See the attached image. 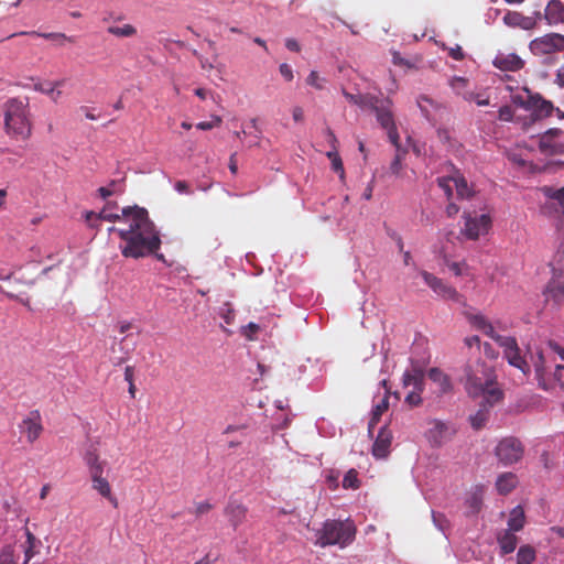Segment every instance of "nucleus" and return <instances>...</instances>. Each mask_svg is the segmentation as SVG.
Here are the masks:
<instances>
[{
	"mask_svg": "<svg viewBox=\"0 0 564 564\" xmlns=\"http://www.w3.org/2000/svg\"><path fill=\"white\" fill-rule=\"evenodd\" d=\"M120 223L124 226L110 227L108 231L118 234L123 241L119 248L124 258H144L160 249V234L145 208L138 206L122 208Z\"/></svg>",
	"mask_w": 564,
	"mask_h": 564,
	"instance_id": "f257e3e1",
	"label": "nucleus"
},
{
	"mask_svg": "<svg viewBox=\"0 0 564 564\" xmlns=\"http://www.w3.org/2000/svg\"><path fill=\"white\" fill-rule=\"evenodd\" d=\"M459 380L469 397H482L489 405H495L503 398L494 368L481 358L469 359Z\"/></svg>",
	"mask_w": 564,
	"mask_h": 564,
	"instance_id": "f03ea898",
	"label": "nucleus"
},
{
	"mask_svg": "<svg viewBox=\"0 0 564 564\" xmlns=\"http://www.w3.org/2000/svg\"><path fill=\"white\" fill-rule=\"evenodd\" d=\"M3 124L7 135L15 141H26L33 131L30 100L12 97L3 104Z\"/></svg>",
	"mask_w": 564,
	"mask_h": 564,
	"instance_id": "7ed1b4c3",
	"label": "nucleus"
},
{
	"mask_svg": "<svg viewBox=\"0 0 564 564\" xmlns=\"http://www.w3.org/2000/svg\"><path fill=\"white\" fill-rule=\"evenodd\" d=\"M470 324L487 336L492 338L499 346L503 348V355L508 362L520 369L524 376L530 373L529 362L521 356L520 348L514 337H506L498 335L490 322L481 314L468 315Z\"/></svg>",
	"mask_w": 564,
	"mask_h": 564,
	"instance_id": "20e7f679",
	"label": "nucleus"
},
{
	"mask_svg": "<svg viewBox=\"0 0 564 564\" xmlns=\"http://www.w3.org/2000/svg\"><path fill=\"white\" fill-rule=\"evenodd\" d=\"M357 533V528L350 519L327 520L319 529V546L336 545L345 549L350 545Z\"/></svg>",
	"mask_w": 564,
	"mask_h": 564,
	"instance_id": "39448f33",
	"label": "nucleus"
},
{
	"mask_svg": "<svg viewBox=\"0 0 564 564\" xmlns=\"http://www.w3.org/2000/svg\"><path fill=\"white\" fill-rule=\"evenodd\" d=\"M392 107L393 102L390 98H380L376 96L368 110L375 113L377 122L383 130H386L389 141L393 145H398L400 135L395 124Z\"/></svg>",
	"mask_w": 564,
	"mask_h": 564,
	"instance_id": "423d86ee",
	"label": "nucleus"
},
{
	"mask_svg": "<svg viewBox=\"0 0 564 564\" xmlns=\"http://www.w3.org/2000/svg\"><path fill=\"white\" fill-rule=\"evenodd\" d=\"M392 107L393 102L390 98H380L376 96L368 110L375 113L377 122L383 130H386L389 141L393 145H398L400 135L395 124Z\"/></svg>",
	"mask_w": 564,
	"mask_h": 564,
	"instance_id": "0eeeda50",
	"label": "nucleus"
},
{
	"mask_svg": "<svg viewBox=\"0 0 564 564\" xmlns=\"http://www.w3.org/2000/svg\"><path fill=\"white\" fill-rule=\"evenodd\" d=\"M495 455L503 466H510L523 458L524 446L517 437L508 436L499 441L495 448Z\"/></svg>",
	"mask_w": 564,
	"mask_h": 564,
	"instance_id": "6e6552de",
	"label": "nucleus"
},
{
	"mask_svg": "<svg viewBox=\"0 0 564 564\" xmlns=\"http://www.w3.org/2000/svg\"><path fill=\"white\" fill-rule=\"evenodd\" d=\"M530 50L534 55H547L564 51V35L550 33L536 37L530 43Z\"/></svg>",
	"mask_w": 564,
	"mask_h": 564,
	"instance_id": "1a4fd4ad",
	"label": "nucleus"
},
{
	"mask_svg": "<svg viewBox=\"0 0 564 564\" xmlns=\"http://www.w3.org/2000/svg\"><path fill=\"white\" fill-rule=\"evenodd\" d=\"M465 225L462 234L470 240H477L480 236L486 235L491 227V218L489 215L481 214L471 216L464 214Z\"/></svg>",
	"mask_w": 564,
	"mask_h": 564,
	"instance_id": "9d476101",
	"label": "nucleus"
},
{
	"mask_svg": "<svg viewBox=\"0 0 564 564\" xmlns=\"http://www.w3.org/2000/svg\"><path fill=\"white\" fill-rule=\"evenodd\" d=\"M430 425L425 432V436L432 446L440 447L446 441H448L455 433V430L449 426L448 423L432 419L427 422Z\"/></svg>",
	"mask_w": 564,
	"mask_h": 564,
	"instance_id": "9b49d317",
	"label": "nucleus"
},
{
	"mask_svg": "<svg viewBox=\"0 0 564 564\" xmlns=\"http://www.w3.org/2000/svg\"><path fill=\"white\" fill-rule=\"evenodd\" d=\"M420 275L423 278L424 282L444 300H452L455 302H459L462 295L456 291L455 288L446 284L442 279L435 276L434 274L422 270L420 271Z\"/></svg>",
	"mask_w": 564,
	"mask_h": 564,
	"instance_id": "f8f14e48",
	"label": "nucleus"
},
{
	"mask_svg": "<svg viewBox=\"0 0 564 564\" xmlns=\"http://www.w3.org/2000/svg\"><path fill=\"white\" fill-rule=\"evenodd\" d=\"M22 432L25 434L29 443H34L43 431L41 415L39 411L30 412L29 416L22 421Z\"/></svg>",
	"mask_w": 564,
	"mask_h": 564,
	"instance_id": "ddd939ff",
	"label": "nucleus"
},
{
	"mask_svg": "<svg viewBox=\"0 0 564 564\" xmlns=\"http://www.w3.org/2000/svg\"><path fill=\"white\" fill-rule=\"evenodd\" d=\"M429 379L437 387V395H445L453 391L454 386L451 377L437 367L427 370Z\"/></svg>",
	"mask_w": 564,
	"mask_h": 564,
	"instance_id": "4468645a",
	"label": "nucleus"
},
{
	"mask_svg": "<svg viewBox=\"0 0 564 564\" xmlns=\"http://www.w3.org/2000/svg\"><path fill=\"white\" fill-rule=\"evenodd\" d=\"M496 68L503 72H518L524 67V61L514 53H499L492 61Z\"/></svg>",
	"mask_w": 564,
	"mask_h": 564,
	"instance_id": "2eb2a0df",
	"label": "nucleus"
},
{
	"mask_svg": "<svg viewBox=\"0 0 564 564\" xmlns=\"http://www.w3.org/2000/svg\"><path fill=\"white\" fill-rule=\"evenodd\" d=\"M392 442V433L384 425L379 430V433L375 440L372 446V455L376 458H386L390 453V446Z\"/></svg>",
	"mask_w": 564,
	"mask_h": 564,
	"instance_id": "dca6fc26",
	"label": "nucleus"
},
{
	"mask_svg": "<svg viewBox=\"0 0 564 564\" xmlns=\"http://www.w3.org/2000/svg\"><path fill=\"white\" fill-rule=\"evenodd\" d=\"M531 362L534 368L535 378L538 380V386L543 390H551L552 383L546 379V368H545V359L543 352L538 350L535 355L531 354Z\"/></svg>",
	"mask_w": 564,
	"mask_h": 564,
	"instance_id": "f3484780",
	"label": "nucleus"
},
{
	"mask_svg": "<svg viewBox=\"0 0 564 564\" xmlns=\"http://www.w3.org/2000/svg\"><path fill=\"white\" fill-rule=\"evenodd\" d=\"M503 23L509 28H520L529 31L536 26V19L533 17H525L518 11H508L503 17Z\"/></svg>",
	"mask_w": 564,
	"mask_h": 564,
	"instance_id": "a211bd4d",
	"label": "nucleus"
},
{
	"mask_svg": "<svg viewBox=\"0 0 564 564\" xmlns=\"http://www.w3.org/2000/svg\"><path fill=\"white\" fill-rule=\"evenodd\" d=\"M554 110V106L551 101L543 99L540 95L531 96V107L533 120H540L542 118L550 117Z\"/></svg>",
	"mask_w": 564,
	"mask_h": 564,
	"instance_id": "6ab92c4d",
	"label": "nucleus"
},
{
	"mask_svg": "<svg viewBox=\"0 0 564 564\" xmlns=\"http://www.w3.org/2000/svg\"><path fill=\"white\" fill-rule=\"evenodd\" d=\"M102 475L104 473L90 475L93 489L96 490L100 496L106 498L111 505L117 507L118 500L112 495L109 481Z\"/></svg>",
	"mask_w": 564,
	"mask_h": 564,
	"instance_id": "aec40b11",
	"label": "nucleus"
},
{
	"mask_svg": "<svg viewBox=\"0 0 564 564\" xmlns=\"http://www.w3.org/2000/svg\"><path fill=\"white\" fill-rule=\"evenodd\" d=\"M247 512V507L238 501H229L225 508V514L235 530L245 522Z\"/></svg>",
	"mask_w": 564,
	"mask_h": 564,
	"instance_id": "412c9836",
	"label": "nucleus"
},
{
	"mask_svg": "<svg viewBox=\"0 0 564 564\" xmlns=\"http://www.w3.org/2000/svg\"><path fill=\"white\" fill-rule=\"evenodd\" d=\"M84 462L86 466L88 467L89 475L104 473L106 460L100 459L98 449L96 446L90 445L85 454H84Z\"/></svg>",
	"mask_w": 564,
	"mask_h": 564,
	"instance_id": "4be33fe9",
	"label": "nucleus"
},
{
	"mask_svg": "<svg viewBox=\"0 0 564 564\" xmlns=\"http://www.w3.org/2000/svg\"><path fill=\"white\" fill-rule=\"evenodd\" d=\"M544 19L550 25L564 23V4L560 0L549 1L544 11Z\"/></svg>",
	"mask_w": 564,
	"mask_h": 564,
	"instance_id": "5701e85b",
	"label": "nucleus"
},
{
	"mask_svg": "<svg viewBox=\"0 0 564 564\" xmlns=\"http://www.w3.org/2000/svg\"><path fill=\"white\" fill-rule=\"evenodd\" d=\"M519 484L518 477L516 474L508 471L498 476L496 481V489L500 495L510 494Z\"/></svg>",
	"mask_w": 564,
	"mask_h": 564,
	"instance_id": "b1692460",
	"label": "nucleus"
},
{
	"mask_svg": "<svg viewBox=\"0 0 564 564\" xmlns=\"http://www.w3.org/2000/svg\"><path fill=\"white\" fill-rule=\"evenodd\" d=\"M563 134V131L558 128H552L545 131L539 142V148L543 153L551 154L555 147L557 145V142H554L553 140L560 135Z\"/></svg>",
	"mask_w": 564,
	"mask_h": 564,
	"instance_id": "393cba45",
	"label": "nucleus"
},
{
	"mask_svg": "<svg viewBox=\"0 0 564 564\" xmlns=\"http://www.w3.org/2000/svg\"><path fill=\"white\" fill-rule=\"evenodd\" d=\"M499 546L501 549L502 554H509L512 553L518 544V538L513 533V531L510 530H503L501 531L497 536Z\"/></svg>",
	"mask_w": 564,
	"mask_h": 564,
	"instance_id": "a878e982",
	"label": "nucleus"
},
{
	"mask_svg": "<svg viewBox=\"0 0 564 564\" xmlns=\"http://www.w3.org/2000/svg\"><path fill=\"white\" fill-rule=\"evenodd\" d=\"M492 405H489L484 400V402L480 404V409L474 415L469 416V422L474 430L479 431L485 427L489 419V408Z\"/></svg>",
	"mask_w": 564,
	"mask_h": 564,
	"instance_id": "bb28decb",
	"label": "nucleus"
},
{
	"mask_svg": "<svg viewBox=\"0 0 564 564\" xmlns=\"http://www.w3.org/2000/svg\"><path fill=\"white\" fill-rule=\"evenodd\" d=\"M404 387H413V390H424V373L421 369H413L412 371H405L402 377Z\"/></svg>",
	"mask_w": 564,
	"mask_h": 564,
	"instance_id": "cd10ccee",
	"label": "nucleus"
},
{
	"mask_svg": "<svg viewBox=\"0 0 564 564\" xmlns=\"http://www.w3.org/2000/svg\"><path fill=\"white\" fill-rule=\"evenodd\" d=\"M18 35L40 36V37H43V39H46V40L56 41L59 45H63L64 42H69V43H74L75 42L74 37L67 36L64 33H40V32H36V31L13 33V34H10L8 36V39H11V37H14V36H18Z\"/></svg>",
	"mask_w": 564,
	"mask_h": 564,
	"instance_id": "c85d7f7f",
	"label": "nucleus"
},
{
	"mask_svg": "<svg viewBox=\"0 0 564 564\" xmlns=\"http://www.w3.org/2000/svg\"><path fill=\"white\" fill-rule=\"evenodd\" d=\"M389 408V398L386 395L376 404L371 412V417L368 423V433L372 435L375 427L379 423L381 415L388 410Z\"/></svg>",
	"mask_w": 564,
	"mask_h": 564,
	"instance_id": "c756f323",
	"label": "nucleus"
},
{
	"mask_svg": "<svg viewBox=\"0 0 564 564\" xmlns=\"http://www.w3.org/2000/svg\"><path fill=\"white\" fill-rule=\"evenodd\" d=\"M524 523H525L524 510L521 506H517L510 512L507 530L518 532L523 529Z\"/></svg>",
	"mask_w": 564,
	"mask_h": 564,
	"instance_id": "7c9ffc66",
	"label": "nucleus"
},
{
	"mask_svg": "<svg viewBox=\"0 0 564 564\" xmlns=\"http://www.w3.org/2000/svg\"><path fill=\"white\" fill-rule=\"evenodd\" d=\"M25 536L24 562L28 563L39 552L41 542L28 528H25Z\"/></svg>",
	"mask_w": 564,
	"mask_h": 564,
	"instance_id": "2f4dec72",
	"label": "nucleus"
},
{
	"mask_svg": "<svg viewBox=\"0 0 564 564\" xmlns=\"http://www.w3.org/2000/svg\"><path fill=\"white\" fill-rule=\"evenodd\" d=\"M344 95L350 104L357 105L358 107H360L361 109H365V110H368L373 98L376 97L375 95H370V94H366V95L350 94L347 91H344Z\"/></svg>",
	"mask_w": 564,
	"mask_h": 564,
	"instance_id": "473e14b6",
	"label": "nucleus"
},
{
	"mask_svg": "<svg viewBox=\"0 0 564 564\" xmlns=\"http://www.w3.org/2000/svg\"><path fill=\"white\" fill-rule=\"evenodd\" d=\"M326 155L330 161L332 170L336 174H338L340 181H344L345 180V169H344L343 160H341L339 153L337 152V150L334 148L333 150L328 151L326 153Z\"/></svg>",
	"mask_w": 564,
	"mask_h": 564,
	"instance_id": "72a5a7b5",
	"label": "nucleus"
},
{
	"mask_svg": "<svg viewBox=\"0 0 564 564\" xmlns=\"http://www.w3.org/2000/svg\"><path fill=\"white\" fill-rule=\"evenodd\" d=\"M63 80L55 82L54 84H35L34 89L42 94H45L51 97L53 101H57L62 96V90L56 89L57 86L62 85Z\"/></svg>",
	"mask_w": 564,
	"mask_h": 564,
	"instance_id": "f704fd0d",
	"label": "nucleus"
},
{
	"mask_svg": "<svg viewBox=\"0 0 564 564\" xmlns=\"http://www.w3.org/2000/svg\"><path fill=\"white\" fill-rule=\"evenodd\" d=\"M451 87L453 88V90L462 96L464 99L466 100H471L473 97H474V93H468L466 91V88L468 86V80L464 77H454L451 83H449Z\"/></svg>",
	"mask_w": 564,
	"mask_h": 564,
	"instance_id": "c9c22d12",
	"label": "nucleus"
},
{
	"mask_svg": "<svg viewBox=\"0 0 564 564\" xmlns=\"http://www.w3.org/2000/svg\"><path fill=\"white\" fill-rule=\"evenodd\" d=\"M536 558L534 547L531 545H522L517 553V564H532Z\"/></svg>",
	"mask_w": 564,
	"mask_h": 564,
	"instance_id": "e433bc0d",
	"label": "nucleus"
},
{
	"mask_svg": "<svg viewBox=\"0 0 564 564\" xmlns=\"http://www.w3.org/2000/svg\"><path fill=\"white\" fill-rule=\"evenodd\" d=\"M546 295L557 303L564 302V284L557 281L550 282L546 288Z\"/></svg>",
	"mask_w": 564,
	"mask_h": 564,
	"instance_id": "4c0bfd02",
	"label": "nucleus"
},
{
	"mask_svg": "<svg viewBox=\"0 0 564 564\" xmlns=\"http://www.w3.org/2000/svg\"><path fill=\"white\" fill-rule=\"evenodd\" d=\"M453 185L456 188L457 196L467 198L471 195V189L468 186L466 178L463 175L456 174L453 176Z\"/></svg>",
	"mask_w": 564,
	"mask_h": 564,
	"instance_id": "58836bf2",
	"label": "nucleus"
},
{
	"mask_svg": "<svg viewBox=\"0 0 564 564\" xmlns=\"http://www.w3.org/2000/svg\"><path fill=\"white\" fill-rule=\"evenodd\" d=\"M107 32L117 37H131L137 34V29L132 24H123L122 26L110 25Z\"/></svg>",
	"mask_w": 564,
	"mask_h": 564,
	"instance_id": "ea45409f",
	"label": "nucleus"
},
{
	"mask_svg": "<svg viewBox=\"0 0 564 564\" xmlns=\"http://www.w3.org/2000/svg\"><path fill=\"white\" fill-rule=\"evenodd\" d=\"M543 193L546 197L555 202L562 209V214L564 216V187L554 189L552 187L545 186L543 188Z\"/></svg>",
	"mask_w": 564,
	"mask_h": 564,
	"instance_id": "a19ab883",
	"label": "nucleus"
},
{
	"mask_svg": "<svg viewBox=\"0 0 564 564\" xmlns=\"http://www.w3.org/2000/svg\"><path fill=\"white\" fill-rule=\"evenodd\" d=\"M394 147H395L397 153H395L393 161L390 164V171L394 175H400V172L402 170V160L404 159L406 151L401 149L400 141H398V145H394Z\"/></svg>",
	"mask_w": 564,
	"mask_h": 564,
	"instance_id": "79ce46f5",
	"label": "nucleus"
},
{
	"mask_svg": "<svg viewBox=\"0 0 564 564\" xmlns=\"http://www.w3.org/2000/svg\"><path fill=\"white\" fill-rule=\"evenodd\" d=\"M343 487L345 489H358L360 487V480L356 469L352 468L346 473L343 479Z\"/></svg>",
	"mask_w": 564,
	"mask_h": 564,
	"instance_id": "37998d69",
	"label": "nucleus"
},
{
	"mask_svg": "<svg viewBox=\"0 0 564 564\" xmlns=\"http://www.w3.org/2000/svg\"><path fill=\"white\" fill-rule=\"evenodd\" d=\"M417 106L420 107L421 111L424 113V116L426 118L430 117L429 107L434 108V109H438L441 107L440 104H437L436 101H434L433 99H431L427 96H420L417 99Z\"/></svg>",
	"mask_w": 564,
	"mask_h": 564,
	"instance_id": "c03bdc74",
	"label": "nucleus"
},
{
	"mask_svg": "<svg viewBox=\"0 0 564 564\" xmlns=\"http://www.w3.org/2000/svg\"><path fill=\"white\" fill-rule=\"evenodd\" d=\"M546 379L551 381L552 389L556 383L564 391V366L557 365L555 367L552 378L546 375Z\"/></svg>",
	"mask_w": 564,
	"mask_h": 564,
	"instance_id": "a18cd8bd",
	"label": "nucleus"
},
{
	"mask_svg": "<svg viewBox=\"0 0 564 564\" xmlns=\"http://www.w3.org/2000/svg\"><path fill=\"white\" fill-rule=\"evenodd\" d=\"M260 330V326L253 322L241 328V334L249 340H254L257 333Z\"/></svg>",
	"mask_w": 564,
	"mask_h": 564,
	"instance_id": "49530a36",
	"label": "nucleus"
},
{
	"mask_svg": "<svg viewBox=\"0 0 564 564\" xmlns=\"http://www.w3.org/2000/svg\"><path fill=\"white\" fill-rule=\"evenodd\" d=\"M85 220L89 228L99 230L101 219L98 214H96L95 212H86Z\"/></svg>",
	"mask_w": 564,
	"mask_h": 564,
	"instance_id": "de8ad7c7",
	"label": "nucleus"
},
{
	"mask_svg": "<svg viewBox=\"0 0 564 564\" xmlns=\"http://www.w3.org/2000/svg\"><path fill=\"white\" fill-rule=\"evenodd\" d=\"M423 392V390H412L411 392L408 393V395L405 397V403L409 404L410 406H417L422 403V398H421V393Z\"/></svg>",
	"mask_w": 564,
	"mask_h": 564,
	"instance_id": "09e8293b",
	"label": "nucleus"
},
{
	"mask_svg": "<svg viewBox=\"0 0 564 564\" xmlns=\"http://www.w3.org/2000/svg\"><path fill=\"white\" fill-rule=\"evenodd\" d=\"M98 215L101 220H107V221H121L122 220V213L121 214L111 213L109 210L108 205L105 206Z\"/></svg>",
	"mask_w": 564,
	"mask_h": 564,
	"instance_id": "8fccbe9b",
	"label": "nucleus"
},
{
	"mask_svg": "<svg viewBox=\"0 0 564 564\" xmlns=\"http://www.w3.org/2000/svg\"><path fill=\"white\" fill-rule=\"evenodd\" d=\"M438 186L444 191L446 196L449 198L452 196L453 191V176L449 177H440L437 178Z\"/></svg>",
	"mask_w": 564,
	"mask_h": 564,
	"instance_id": "3c124183",
	"label": "nucleus"
},
{
	"mask_svg": "<svg viewBox=\"0 0 564 564\" xmlns=\"http://www.w3.org/2000/svg\"><path fill=\"white\" fill-rule=\"evenodd\" d=\"M467 503L471 510V512L476 513L480 510L482 499L478 492H474L467 500Z\"/></svg>",
	"mask_w": 564,
	"mask_h": 564,
	"instance_id": "603ef678",
	"label": "nucleus"
},
{
	"mask_svg": "<svg viewBox=\"0 0 564 564\" xmlns=\"http://www.w3.org/2000/svg\"><path fill=\"white\" fill-rule=\"evenodd\" d=\"M531 96L532 95H529L527 98H524L523 96L521 95H513L511 97V100L514 105L525 109V110H530V107H531Z\"/></svg>",
	"mask_w": 564,
	"mask_h": 564,
	"instance_id": "864d4df0",
	"label": "nucleus"
},
{
	"mask_svg": "<svg viewBox=\"0 0 564 564\" xmlns=\"http://www.w3.org/2000/svg\"><path fill=\"white\" fill-rule=\"evenodd\" d=\"M221 118L219 116H214L212 121H202L196 124L197 129L200 130H210L215 127H218L221 123Z\"/></svg>",
	"mask_w": 564,
	"mask_h": 564,
	"instance_id": "5fc2aeb1",
	"label": "nucleus"
},
{
	"mask_svg": "<svg viewBox=\"0 0 564 564\" xmlns=\"http://www.w3.org/2000/svg\"><path fill=\"white\" fill-rule=\"evenodd\" d=\"M499 119L502 121H511L513 118V110L510 106H502L499 109Z\"/></svg>",
	"mask_w": 564,
	"mask_h": 564,
	"instance_id": "6e6d98bb",
	"label": "nucleus"
},
{
	"mask_svg": "<svg viewBox=\"0 0 564 564\" xmlns=\"http://www.w3.org/2000/svg\"><path fill=\"white\" fill-rule=\"evenodd\" d=\"M279 70L286 82H291L293 79V69L289 64H281Z\"/></svg>",
	"mask_w": 564,
	"mask_h": 564,
	"instance_id": "4d7b16f0",
	"label": "nucleus"
},
{
	"mask_svg": "<svg viewBox=\"0 0 564 564\" xmlns=\"http://www.w3.org/2000/svg\"><path fill=\"white\" fill-rule=\"evenodd\" d=\"M212 508V505L207 501L199 502L195 508V514L199 517L202 514L209 512Z\"/></svg>",
	"mask_w": 564,
	"mask_h": 564,
	"instance_id": "13d9d810",
	"label": "nucleus"
},
{
	"mask_svg": "<svg viewBox=\"0 0 564 564\" xmlns=\"http://www.w3.org/2000/svg\"><path fill=\"white\" fill-rule=\"evenodd\" d=\"M449 56L455 61H462L464 58V52L459 45L449 50Z\"/></svg>",
	"mask_w": 564,
	"mask_h": 564,
	"instance_id": "bf43d9fd",
	"label": "nucleus"
},
{
	"mask_svg": "<svg viewBox=\"0 0 564 564\" xmlns=\"http://www.w3.org/2000/svg\"><path fill=\"white\" fill-rule=\"evenodd\" d=\"M124 380L127 383L134 382V367L133 366H127L124 368Z\"/></svg>",
	"mask_w": 564,
	"mask_h": 564,
	"instance_id": "052dcab7",
	"label": "nucleus"
},
{
	"mask_svg": "<svg viewBox=\"0 0 564 564\" xmlns=\"http://www.w3.org/2000/svg\"><path fill=\"white\" fill-rule=\"evenodd\" d=\"M175 189L178 193H182V194H188L189 193L188 184L185 181H177L175 183Z\"/></svg>",
	"mask_w": 564,
	"mask_h": 564,
	"instance_id": "680f3d73",
	"label": "nucleus"
},
{
	"mask_svg": "<svg viewBox=\"0 0 564 564\" xmlns=\"http://www.w3.org/2000/svg\"><path fill=\"white\" fill-rule=\"evenodd\" d=\"M0 564H15L13 556L10 552H3L0 554Z\"/></svg>",
	"mask_w": 564,
	"mask_h": 564,
	"instance_id": "e2e57ef3",
	"label": "nucleus"
},
{
	"mask_svg": "<svg viewBox=\"0 0 564 564\" xmlns=\"http://www.w3.org/2000/svg\"><path fill=\"white\" fill-rule=\"evenodd\" d=\"M285 46L288 50L292 51V52H299L300 51V45L297 43L296 40L294 39H288L285 41Z\"/></svg>",
	"mask_w": 564,
	"mask_h": 564,
	"instance_id": "0e129e2a",
	"label": "nucleus"
},
{
	"mask_svg": "<svg viewBox=\"0 0 564 564\" xmlns=\"http://www.w3.org/2000/svg\"><path fill=\"white\" fill-rule=\"evenodd\" d=\"M458 212H459V207L454 203H449L446 206V214L448 217L455 216Z\"/></svg>",
	"mask_w": 564,
	"mask_h": 564,
	"instance_id": "69168bd1",
	"label": "nucleus"
},
{
	"mask_svg": "<svg viewBox=\"0 0 564 564\" xmlns=\"http://www.w3.org/2000/svg\"><path fill=\"white\" fill-rule=\"evenodd\" d=\"M556 82L560 86L564 87V64L557 69Z\"/></svg>",
	"mask_w": 564,
	"mask_h": 564,
	"instance_id": "338daca9",
	"label": "nucleus"
},
{
	"mask_svg": "<svg viewBox=\"0 0 564 564\" xmlns=\"http://www.w3.org/2000/svg\"><path fill=\"white\" fill-rule=\"evenodd\" d=\"M550 347L556 352L558 354V356L561 357L562 360H564V348H562L561 346H558L556 343H553L551 341L550 343Z\"/></svg>",
	"mask_w": 564,
	"mask_h": 564,
	"instance_id": "774afa93",
	"label": "nucleus"
}]
</instances>
